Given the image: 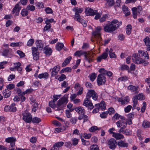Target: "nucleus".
I'll list each match as a JSON object with an SVG mask.
<instances>
[{
  "instance_id": "f257e3e1",
  "label": "nucleus",
  "mask_w": 150,
  "mask_h": 150,
  "mask_svg": "<svg viewBox=\"0 0 150 150\" xmlns=\"http://www.w3.org/2000/svg\"><path fill=\"white\" fill-rule=\"evenodd\" d=\"M122 24V22H118L117 20L112 21L110 24H107L104 27V30L106 32H112L116 30Z\"/></svg>"
},
{
  "instance_id": "f03ea898",
  "label": "nucleus",
  "mask_w": 150,
  "mask_h": 150,
  "mask_svg": "<svg viewBox=\"0 0 150 150\" xmlns=\"http://www.w3.org/2000/svg\"><path fill=\"white\" fill-rule=\"evenodd\" d=\"M132 59L133 62L136 64H143L144 66H146L148 64L147 61L140 58L138 56V54L135 53L133 54Z\"/></svg>"
},
{
  "instance_id": "7ed1b4c3",
  "label": "nucleus",
  "mask_w": 150,
  "mask_h": 150,
  "mask_svg": "<svg viewBox=\"0 0 150 150\" xmlns=\"http://www.w3.org/2000/svg\"><path fill=\"white\" fill-rule=\"evenodd\" d=\"M68 102V98L62 97L58 101L57 104V107H56L55 105V107H54V108L56 110H60L62 109V107H61V106L64 103H67Z\"/></svg>"
},
{
  "instance_id": "20e7f679",
  "label": "nucleus",
  "mask_w": 150,
  "mask_h": 150,
  "mask_svg": "<svg viewBox=\"0 0 150 150\" xmlns=\"http://www.w3.org/2000/svg\"><path fill=\"white\" fill-rule=\"evenodd\" d=\"M142 10L141 6H138L137 8L133 7L132 9L133 18L134 19L137 18V16H140L141 15V12Z\"/></svg>"
},
{
  "instance_id": "39448f33",
  "label": "nucleus",
  "mask_w": 150,
  "mask_h": 150,
  "mask_svg": "<svg viewBox=\"0 0 150 150\" xmlns=\"http://www.w3.org/2000/svg\"><path fill=\"white\" fill-rule=\"evenodd\" d=\"M75 12L74 18L78 21H79L81 19V16L79 13H81L83 11V9L82 8L75 7L72 9Z\"/></svg>"
},
{
  "instance_id": "423d86ee",
  "label": "nucleus",
  "mask_w": 150,
  "mask_h": 150,
  "mask_svg": "<svg viewBox=\"0 0 150 150\" xmlns=\"http://www.w3.org/2000/svg\"><path fill=\"white\" fill-rule=\"evenodd\" d=\"M23 119L25 122L27 123H30L32 120V116L29 112H27V111H25L23 113Z\"/></svg>"
},
{
  "instance_id": "0eeeda50",
  "label": "nucleus",
  "mask_w": 150,
  "mask_h": 150,
  "mask_svg": "<svg viewBox=\"0 0 150 150\" xmlns=\"http://www.w3.org/2000/svg\"><path fill=\"white\" fill-rule=\"evenodd\" d=\"M91 97H92V99L95 100H97L98 99L97 93L93 90H89L86 95V97L89 99H90Z\"/></svg>"
},
{
  "instance_id": "6e6552de",
  "label": "nucleus",
  "mask_w": 150,
  "mask_h": 150,
  "mask_svg": "<svg viewBox=\"0 0 150 150\" xmlns=\"http://www.w3.org/2000/svg\"><path fill=\"white\" fill-rule=\"evenodd\" d=\"M106 82V78L104 74L102 73L98 75L97 77V82L98 85H101L105 84Z\"/></svg>"
},
{
  "instance_id": "1a4fd4ad",
  "label": "nucleus",
  "mask_w": 150,
  "mask_h": 150,
  "mask_svg": "<svg viewBox=\"0 0 150 150\" xmlns=\"http://www.w3.org/2000/svg\"><path fill=\"white\" fill-rule=\"evenodd\" d=\"M83 105L87 107L88 109L90 110L93 109L94 108L93 103L90 100V99H89L88 98L86 97V99L84 100Z\"/></svg>"
},
{
  "instance_id": "9d476101",
  "label": "nucleus",
  "mask_w": 150,
  "mask_h": 150,
  "mask_svg": "<svg viewBox=\"0 0 150 150\" xmlns=\"http://www.w3.org/2000/svg\"><path fill=\"white\" fill-rule=\"evenodd\" d=\"M85 13L86 15L88 16H93L97 13V10H93L91 8H87L85 11Z\"/></svg>"
},
{
  "instance_id": "9b49d317",
  "label": "nucleus",
  "mask_w": 150,
  "mask_h": 150,
  "mask_svg": "<svg viewBox=\"0 0 150 150\" xmlns=\"http://www.w3.org/2000/svg\"><path fill=\"white\" fill-rule=\"evenodd\" d=\"M116 142L114 139H111L108 142V144L109 146V147L110 149H114L116 147Z\"/></svg>"
},
{
  "instance_id": "f8f14e48",
  "label": "nucleus",
  "mask_w": 150,
  "mask_h": 150,
  "mask_svg": "<svg viewBox=\"0 0 150 150\" xmlns=\"http://www.w3.org/2000/svg\"><path fill=\"white\" fill-rule=\"evenodd\" d=\"M16 140V138L12 137H8L5 139V141L6 142L10 143V146L11 147H13L15 146Z\"/></svg>"
},
{
  "instance_id": "ddd939ff",
  "label": "nucleus",
  "mask_w": 150,
  "mask_h": 150,
  "mask_svg": "<svg viewBox=\"0 0 150 150\" xmlns=\"http://www.w3.org/2000/svg\"><path fill=\"white\" fill-rule=\"evenodd\" d=\"M92 52H86V54L84 55V56L85 59L86 61H87L89 63H90L93 61V56H92Z\"/></svg>"
},
{
  "instance_id": "4468645a",
  "label": "nucleus",
  "mask_w": 150,
  "mask_h": 150,
  "mask_svg": "<svg viewBox=\"0 0 150 150\" xmlns=\"http://www.w3.org/2000/svg\"><path fill=\"white\" fill-rule=\"evenodd\" d=\"M64 144V143L62 142H57L53 145L50 150H59V148L62 146Z\"/></svg>"
},
{
  "instance_id": "2eb2a0df",
  "label": "nucleus",
  "mask_w": 150,
  "mask_h": 150,
  "mask_svg": "<svg viewBox=\"0 0 150 150\" xmlns=\"http://www.w3.org/2000/svg\"><path fill=\"white\" fill-rule=\"evenodd\" d=\"M19 6V5L18 3H17L15 5V7L13 9L12 12L13 14L15 13V16H17L18 15L19 11L21 9V7Z\"/></svg>"
},
{
  "instance_id": "dca6fc26",
  "label": "nucleus",
  "mask_w": 150,
  "mask_h": 150,
  "mask_svg": "<svg viewBox=\"0 0 150 150\" xmlns=\"http://www.w3.org/2000/svg\"><path fill=\"white\" fill-rule=\"evenodd\" d=\"M116 124L118 127H123L126 128L127 127V122L123 120H120L116 122Z\"/></svg>"
},
{
  "instance_id": "f3484780",
  "label": "nucleus",
  "mask_w": 150,
  "mask_h": 150,
  "mask_svg": "<svg viewBox=\"0 0 150 150\" xmlns=\"http://www.w3.org/2000/svg\"><path fill=\"white\" fill-rule=\"evenodd\" d=\"M59 70V66L57 65L55 66L52 69V71L51 73V76H56Z\"/></svg>"
},
{
  "instance_id": "a211bd4d",
  "label": "nucleus",
  "mask_w": 150,
  "mask_h": 150,
  "mask_svg": "<svg viewBox=\"0 0 150 150\" xmlns=\"http://www.w3.org/2000/svg\"><path fill=\"white\" fill-rule=\"evenodd\" d=\"M143 40L146 46L147 50L148 51H150V38L148 37H146Z\"/></svg>"
},
{
  "instance_id": "6ab92c4d",
  "label": "nucleus",
  "mask_w": 150,
  "mask_h": 150,
  "mask_svg": "<svg viewBox=\"0 0 150 150\" xmlns=\"http://www.w3.org/2000/svg\"><path fill=\"white\" fill-rule=\"evenodd\" d=\"M99 71L100 73H102L104 74V76H105V74L108 76H111L112 74V73L110 71H108L105 69L104 68L100 69Z\"/></svg>"
},
{
  "instance_id": "aec40b11",
  "label": "nucleus",
  "mask_w": 150,
  "mask_h": 150,
  "mask_svg": "<svg viewBox=\"0 0 150 150\" xmlns=\"http://www.w3.org/2000/svg\"><path fill=\"white\" fill-rule=\"evenodd\" d=\"M139 54V56L140 57H144V59H149V57L148 55V54L146 51H144L139 50L138 51Z\"/></svg>"
},
{
  "instance_id": "412c9836",
  "label": "nucleus",
  "mask_w": 150,
  "mask_h": 150,
  "mask_svg": "<svg viewBox=\"0 0 150 150\" xmlns=\"http://www.w3.org/2000/svg\"><path fill=\"white\" fill-rule=\"evenodd\" d=\"M92 34L96 40L98 39L100 40L102 39L100 33L96 30L92 32Z\"/></svg>"
},
{
  "instance_id": "4be33fe9",
  "label": "nucleus",
  "mask_w": 150,
  "mask_h": 150,
  "mask_svg": "<svg viewBox=\"0 0 150 150\" xmlns=\"http://www.w3.org/2000/svg\"><path fill=\"white\" fill-rule=\"evenodd\" d=\"M112 136L116 139H119L124 138V136L119 133H115L114 132H112Z\"/></svg>"
},
{
  "instance_id": "5701e85b",
  "label": "nucleus",
  "mask_w": 150,
  "mask_h": 150,
  "mask_svg": "<svg viewBox=\"0 0 150 150\" xmlns=\"http://www.w3.org/2000/svg\"><path fill=\"white\" fill-rule=\"evenodd\" d=\"M138 86H135L132 85H130L128 87V90H130L132 92H135V93H137V90L138 89Z\"/></svg>"
},
{
  "instance_id": "b1692460",
  "label": "nucleus",
  "mask_w": 150,
  "mask_h": 150,
  "mask_svg": "<svg viewBox=\"0 0 150 150\" xmlns=\"http://www.w3.org/2000/svg\"><path fill=\"white\" fill-rule=\"evenodd\" d=\"M3 95L5 98H8L10 97L11 94V91L6 89L3 90L2 92Z\"/></svg>"
},
{
  "instance_id": "393cba45",
  "label": "nucleus",
  "mask_w": 150,
  "mask_h": 150,
  "mask_svg": "<svg viewBox=\"0 0 150 150\" xmlns=\"http://www.w3.org/2000/svg\"><path fill=\"white\" fill-rule=\"evenodd\" d=\"M75 110L76 112L79 113V114H83L85 113L84 109L81 106H79L75 108Z\"/></svg>"
},
{
  "instance_id": "a878e982",
  "label": "nucleus",
  "mask_w": 150,
  "mask_h": 150,
  "mask_svg": "<svg viewBox=\"0 0 150 150\" xmlns=\"http://www.w3.org/2000/svg\"><path fill=\"white\" fill-rule=\"evenodd\" d=\"M117 144L119 147H127L128 146V143H125L124 141L122 140L118 142Z\"/></svg>"
},
{
  "instance_id": "bb28decb",
  "label": "nucleus",
  "mask_w": 150,
  "mask_h": 150,
  "mask_svg": "<svg viewBox=\"0 0 150 150\" xmlns=\"http://www.w3.org/2000/svg\"><path fill=\"white\" fill-rule=\"evenodd\" d=\"M44 50H45V53L46 55L48 56L50 55L52 52V50L51 48L46 47H44Z\"/></svg>"
},
{
  "instance_id": "cd10ccee",
  "label": "nucleus",
  "mask_w": 150,
  "mask_h": 150,
  "mask_svg": "<svg viewBox=\"0 0 150 150\" xmlns=\"http://www.w3.org/2000/svg\"><path fill=\"white\" fill-rule=\"evenodd\" d=\"M72 58L71 56H69L67 58H66L62 64V67H64L68 64Z\"/></svg>"
},
{
  "instance_id": "c85d7f7f",
  "label": "nucleus",
  "mask_w": 150,
  "mask_h": 150,
  "mask_svg": "<svg viewBox=\"0 0 150 150\" xmlns=\"http://www.w3.org/2000/svg\"><path fill=\"white\" fill-rule=\"evenodd\" d=\"M122 10L125 16H127L130 14V12L128 10V8L127 6L125 5L123 6H122Z\"/></svg>"
},
{
  "instance_id": "c756f323",
  "label": "nucleus",
  "mask_w": 150,
  "mask_h": 150,
  "mask_svg": "<svg viewBox=\"0 0 150 150\" xmlns=\"http://www.w3.org/2000/svg\"><path fill=\"white\" fill-rule=\"evenodd\" d=\"M11 49H4L2 53V54L4 56H6L7 55L11 52Z\"/></svg>"
},
{
  "instance_id": "7c9ffc66",
  "label": "nucleus",
  "mask_w": 150,
  "mask_h": 150,
  "mask_svg": "<svg viewBox=\"0 0 150 150\" xmlns=\"http://www.w3.org/2000/svg\"><path fill=\"white\" fill-rule=\"evenodd\" d=\"M64 46V45L63 43L58 42L56 46V48L57 50L59 51L62 50Z\"/></svg>"
},
{
  "instance_id": "2f4dec72",
  "label": "nucleus",
  "mask_w": 150,
  "mask_h": 150,
  "mask_svg": "<svg viewBox=\"0 0 150 150\" xmlns=\"http://www.w3.org/2000/svg\"><path fill=\"white\" fill-rule=\"evenodd\" d=\"M86 52L83 51L82 50H79L76 51L74 54V55L75 56H77L80 57L81 56L86 54Z\"/></svg>"
},
{
  "instance_id": "473e14b6",
  "label": "nucleus",
  "mask_w": 150,
  "mask_h": 150,
  "mask_svg": "<svg viewBox=\"0 0 150 150\" xmlns=\"http://www.w3.org/2000/svg\"><path fill=\"white\" fill-rule=\"evenodd\" d=\"M137 95H136L134 96L132 98V101L133 103V106L132 107L133 109H135L136 105L137 103Z\"/></svg>"
},
{
  "instance_id": "72a5a7b5",
  "label": "nucleus",
  "mask_w": 150,
  "mask_h": 150,
  "mask_svg": "<svg viewBox=\"0 0 150 150\" xmlns=\"http://www.w3.org/2000/svg\"><path fill=\"white\" fill-rule=\"evenodd\" d=\"M36 46L37 48L40 50H42L43 47V45L40 40L37 41Z\"/></svg>"
},
{
  "instance_id": "f704fd0d",
  "label": "nucleus",
  "mask_w": 150,
  "mask_h": 150,
  "mask_svg": "<svg viewBox=\"0 0 150 150\" xmlns=\"http://www.w3.org/2000/svg\"><path fill=\"white\" fill-rule=\"evenodd\" d=\"M112 49H110L109 51V54L110 58H116V55L114 52H112Z\"/></svg>"
},
{
  "instance_id": "c9c22d12",
  "label": "nucleus",
  "mask_w": 150,
  "mask_h": 150,
  "mask_svg": "<svg viewBox=\"0 0 150 150\" xmlns=\"http://www.w3.org/2000/svg\"><path fill=\"white\" fill-rule=\"evenodd\" d=\"M132 26L130 25H128L126 27V32L127 34L129 35L131 31Z\"/></svg>"
},
{
  "instance_id": "e433bc0d",
  "label": "nucleus",
  "mask_w": 150,
  "mask_h": 150,
  "mask_svg": "<svg viewBox=\"0 0 150 150\" xmlns=\"http://www.w3.org/2000/svg\"><path fill=\"white\" fill-rule=\"evenodd\" d=\"M104 102L103 101H102L100 104H96L99 108H100V109L102 110H105V106Z\"/></svg>"
},
{
  "instance_id": "4c0bfd02",
  "label": "nucleus",
  "mask_w": 150,
  "mask_h": 150,
  "mask_svg": "<svg viewBox=\"0 0 150 150\" xmlns=\"http://www.w3.org/2000/svg\"><path fill=\"white\" fill-rule=\"evenodd\" d=\"M108 14H104L100 18V21L101 23L104 22L105 21L106 19L108 18Z\"/></svg>"
},
{
  "instance_id": "58836bf2",
  "label": "nucleus",
  "mask_w": 150,
  "mask_h": 150,
  "mask_svg": "<svg viewBox=\"0 0 150 150\" xmlns=\"http://www.w3.org/2000/svg\"><path fill=\"white\" fill-rule=\"evenodd\" d=\"M72 142V144L73 146H76L78 143L79 139L76 138H72L71 139Z\"/></svg>"
},
{
  "instance_id": "ea45409f",
  "label": "nucleus",
  "mask_w": 150,
  "mask_h": 150,
  "mask_svg": "<svg viewBox=\"0 0 150 150\" xmlns=\"http://www.w3.org/2000/svg\"><path fill=\"white\" fill-rule=\"evenodd\" d=\"M142 126L145 128H149L150 127V122H149L144 121L142 123Z\"/></svg>"
},
{
  "instance_id": "a19ab883",
  "label": "nucleus",
  "mask_w": 150,
  "mask_h": 150,
  "mask_svg": "<svg viewBox=\"0 0 150 150\" xmlns=\"http://www.w3.org/2000/svg\"><path fill=\"white\" fill-rule=\"evenodd\" d=\"M48 74L47 73H44L39 74L38 75V77L40 79L46 78L48 77Z\"/></svg>"
},
{
  "instance_id": "79ce46f5",
  "label": "nucleus",
  "mask_w": 150,
  "mask_h": 150,
  "mask_svg": "<svg viewBox=\"0 0 150 150\" xmlns=\"http://www.w3.org/2000/svg\"><path fill=\"white\" fill-rule=\"evenodd\" d=\"M11 111L15 112L16 110V108L15 107V104L12 103L10 106H9Z\"/></svg>"
},
{
  "instance_id": "37998d69",
  "label": "nucleus",
  "mask_w": 150,
  "mask_h": 150,
  "mask_svg": "<svg viewBox=\"0 0 150 150\" xmlns=\"http://www.w3.org/2000/svg\"><path fill=\"white\" fill-rule=\"evenodd\" d=\"M28 13V11L25 9H23L21 11V14L22 16L24 17L27 16Z\"/></svg>"
},
{
  "instance_id": "c03bdc74",
  "label": "nucleus",
  "mask_w": 150,
  "mask_h": 150,
  "mask_svg": "<svg viewBox=\"0 0 150 150\" xmlns=\"http://www.w3.org/2000/svg\"><path fill=\"white\" fill-rule=\"evenodd\" d=\"M73 134L79 135L81 138L83 136L82 133H80L79 131L77 129H76L74 130L73 132Z\"/></svg>"
},
{
  "instance_id": "a18cd8bd",
  "label": "nucleus",
  "mask_w": 150,
  "mask_h": 150,
  "mask_svg": "<svg viewBox=\"0 0 150 150\" xmlns=\"http://www.w3.org/2000/svg\"><path fill=\"white\" fill-rule=\"evenodd\" d=\"M81 139L83 145L86 146H88L90 145V143L89 141L83 139V138H82V137Z\"/></svg>"
},
{
  "instance_id": "49530a36",
  "label": "nucleus",
  "mask_w": 150,
  "mask_h": 150,
  "mask_svg": "<svg viewBox=\"0 0 150 150\" xmlns=\"http://www.w3.org/2000/svg\"><path fill=\"white\" fill-rule=\"evenodd\" d=\"M33 123H39L41 121L40 118L37 117H34L33 119L32 118V121Z\"/></svg>"
},
{
  "instance_id": "de8ad7c7",
  "label": "nucleus",
  "mask_w": 150,
  "mask_h": 150,
  "mask_svg": "<svg viewBox=\"0 0 150 150\" xmlns=\"http://www.w3.org/2000/svg\"><path fill=\"white\" fill-rule=\"evenodd\" d=\"M101 128H98V127L96 126H93L91 127L89 129V131L91 132H94L97 129H100Z\"/></svg>"
},
{
  "instance_id": "09e8293b",
  "label": "nucleus",
  "mask_w": 150,
  "mask_h": 150,
  "mask_svg": "<svg viewBox=\"0 0 150 150\" xmlns=\"http://www.w3.org/2000/svg\"><path fill=\"white\" fill-rule=\"evenodd\" d=\"M27 9L31 11H33L35 9V7L33 5H28L26 7Z\"/></svg>"
},
{
  "instance_id": "8fccbe9b",
  "label": "nucleus",
  "mask_w": 150,
  "mask_h": 150,
  "mask_svg": "<svg viewBox=\"0 0 150 150\" xmlns=\"http://www.w3.org/2000/svg\"><path fill=\"white\" fill-rule=\"evenodd\" d=\"M33 58L34 60H37L39 58V52L33 53Z\"/></svg>"
},
{
  "instance_id": "3c124183",
  "label": "nucleus",
  "mask_w": 150,
  "mask_h": 150,
  "mask_svg": "<svg viewBox=\"0 0 150 150\" xmlns=\"http://www.w3.org/2000/svg\"><path fill=\"white\" fill-rule=\"evenodd\" d=\"M21 43V42H13L10 44V45L13 47H18L21 46L20 44Z\"/></svg>"
},
{
  "instance_id": "603ef678",
  "label": "nucleus",
  "mask_w": 150,
  "mask_h": 150,
  "mask_svg": "<svg viewBox=\"0 0 150 150\" xmlns=\"http://www.w3.org/2000/svg\"><path fill=\"white\" fill-rule=\"evenodd\" d=\"M90 150H99V149L97 145L93 144L91 146Z\"/></svg>"
},
{
  "instance_id": "864d4df0",
  "label": "nucleus",
  "mask_w": 150,
  "mask_h": 150,
  "mask_svg": "<svg viewBox=\"0 0 150 150\" xmlns=\"http://www.w3.org/2000/svg\"><path fill=\"white\" fill-rule=\"evenodd\" d=\"M34 42V40L33 39H30L28 42L27 45L28 46H31Z\"/></svg>"
},
{
  "instance_id": "5fc2aeb1",
  "label": "nucleus",
  "mask_w": 150,
  "mask_h": 150,
  "mask_svg": "<svg viewBox=\"0 0 150 150\" xmlns=\"http://www.w3.org/2000/svg\"><path fill=\"white\" fill-rule=\"evenodd\" d=\"M137 99L139 100H144L145 98V96L143 95L142 94H139L137 96Z\"/></svg>"
},
{
  "instance_id": "6e6d98bb",
  "label": "nucleus",
  "mask_w": 150,
  "mask_h": 150,
  "mask_svg": "<svg viewBox=\"0 0 150 150\" xmlns=\"http://www.w3.org/2000/svg\"><path fill=\"white\" fill-rule=\"evenodd\" d=\"M33 106V108L32 109V111L34 112H35L36 110L38 109V103H34Z\"/></svg>"
},
{
  "instance_id": "4d7b16f0",
  "label": "nucleus",
  "mask_w": 150,
  "mask_h": 150,
  "mask_svg": "<svg viewBox=\"0 0 150 150\" xmlns=\"http://www.w3.org/2000/svg\"><path fill=\"white\" fill-rule=\"evenodd\" d=\"M15 85L13 83H11L8 85L6 86V89L8 90H11L15 87Z\"/></svg>"
},
{
  "instance_id": "13d9d810",
  "label": "nucleus",
  "mask_w": 150,
  "mask_h": 150,
  "mask_svg": "<svg viewBox=\"0 0 150 150\" xmlns=\"http://www.w3.org/2000/svg\"><path fill=\"white\" fill-rule=\"evenodd\" d=\"M16 91L19 96H21L24 95V92L21 91V90L19 88H17Z\"/></svg>"
},
{
  "instance_id": "bf43d9fd",
  "label": "nucleus",
  "mask_w": 150,
  "mask_h": 150,
  "mask_svg": "<svg viewBox=\"0 0 150 150\" xmlns=\"http://www.w3.org/2000/svg\"><path fill=\"white\" fill-rule=\"evenodd\" d=\"M96 77V76L95 73H92L90 76V79L92 81H94Z\"/></svg>"
},
{
  "instance_id": "052dcab7",
  "label": "nucleus",
  "mask_w": 150,
  "mask_h": 150,
  "mask_svg": "<svg viewBox=\"0 0 150 150\" xmlns=\"http://www.w3.org/2000/svg\"><path fill=\"white\" fill-rule=\"evenodd\" d=\"M66 78V76L64 74H61L60 76L58 78V80L60 81H62L64 79Z\"/></svg>"
},
{
  "instance_id": "680f3d73",
  "label": "nucleus",
  "mask_w": 150,
  "mask_h": 150,
  "mask_svg": "<svg viewBox=\"0 0 150 150\" xmlns=\"http://www.w3.org/2000/svg\"><path fill=\"white\" fill-rule=\"evenodd\" d=\"M89 46L88 43H83V45L82 47V49L84 50H86L89 47Z\"/></svg>"
},
{
  "instance_id": "e2e57ef3",
  "label": "nucleus",
  "mask_w": 150,
  "mask_h": 150,
  "mask_svg": "<svg viewBox=\"0 0 150 150\" xmlns=\"http://www.w3.org/2000/svg\"><path fill=\"white\" fill-rule=\"evenodd\" d=\"M106 1L110 6H112L115 4L114 0H106Z\"/></svg>"
},
{
  "instance_id": "0e129e2a",
  "label": "nucleus",
  "mask_w": 150,
  "mask_h": 150,
  "mask_svg": "<svg viewBox=\"0 0 150 150\" xmlns=\"http://www.w3.org/2000/svg\"><path fill=\"white\" fill-rule=\"evenodd\" d=\"M72 145V144L70 142H66L65 143V146L68 148H70Z\"/></svg>"
},
{
  "instance_id": "69168bd1",
  "label": "nucleus",
  "mask_w": 150,
  "mask_h": 150,
  "mask_svg": "<svg viewBox=\"0 0 150 150\" xmlns=\"http://www.w3.org/2000/svg\"><path fill=\"white\" fill-rule=\"evenodd\" d=\"M121 0H117L115 5V9L117 7H119L120 6Z\"/></svg>"
},
{
  "instance_id": "338daca9",
  "label": "nucleus",
  "mask_w": 150,
  "mask_h": 150,
  "mask_svg": "<svg viewBox=\"0 0 150 150\" xmlns=\"http://www.w3.org/2000/svg\"><path fill=\"white\" fill-rule=\"evenodd\" d=\"M17 53L20 55L21 57H23L25 56V54L21 51L18 50L17 51Z\"/></svg>"
},
{
  "instance_id": "774afa93",
  "label": "nucleus",
  "mask_w": 150,
  "mask_h": 150,
  "mask_svg": "<svg viewBox=\"0 0 150 150\" xmlns=\"http://www.w3.org/2000/svg\"><path fill=\"white\" fill-rule=\"evenodd\" d=\"M129 67L126 65H122L121 67V69L122 70H127L129 69Z\"/></svg>"
}]
</instances>
